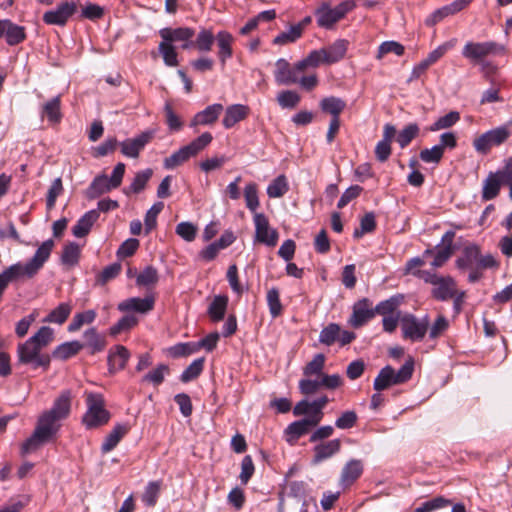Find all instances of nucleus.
I'll list each match as a JSON object with an SVG mask.
<instances>
[{
  "instance_id": "22",
  "label": "nucleus",
  "mask_w": 512,
  "mask_h": 512,
  "mask_svg": "<svg viewBox=\"0 0 512 512\" xmlns=\"http://www.w3.org/2000/svg\"><path fill=\"white\" fill-rule=\"evenodd\" d=\"M341 449V441L339 439H332L326 442H321L313 449L314 455L312 462L319 464L322 461L331 458L337 454Z\"/></svg>"
},
{
  "instance_id": "55",
  "label": "nucleus",
  "mask_w": 512,
  "mask_h": 512,
  "mask_svg": "<svg viewBox=\"0 0 512 512\" xmlns=\"http://www.w3.org/2000/svg\"><path fill=\"white\" fill-rule=\"evenodd\" d=\"M451 500L437 496L431 500L424 502L420 507L416 508L414 512H433L451 505Z\"/></svg>"
},
{
  "instance_id": "15",
  "label": "nucleus",
  "mask_w": 512,
  "mask_h": 512,
  "mask_svg": "<svg viewBox=\"0 0 512 512\" xmlns=\"http://www.w3.org/2000/svg\"><path fill=\"white\" fill-rule=\"evenodd\" d=\"M302 72L304 71L296 69V64L291 67L289 62L283 58L278 59L275 63L274 77L279 85L298 83L299 74Z\"/></svg>"
},
{
  "instance_id": "43",
  "label": "nucleus",
  "mask_w": 512,
  "mask_h": 512,
  "mask_svg": "<svg viewBox=\"0 0 512 512\" xmlns=\"http://www.w3.org/2000/svg\"><path fill=\"white\" fill-rule=\"evenodd\" d=\"M244 198L246 202V207L253 213L254 216L255 213H258L257 209L260 206L258 197V186L256 183L251 182L245 186Z\"/></svg>"
},
{
  "instance_id": "52",
  "label": "nucleus",
  "mask_w": 512,
  "mask_h": 512,
  "mask_svg": "<svg viewBox=\"0 0 512 512\" xmlns=\"http://www.w3.org/2000/svg\"><path fill=\"white\" fill-rule=\"evenodd\" d=\"M418 134L419 126L416 123H410L398 133L396 141L401 148H404L408 146Z\"/></svg>"
},
{
  "instance_id": "48",
  "label": "nucleus",
  "mask_w": 512,
  "mask_h": 512,
  "mask_svg": "<svg viewBox=\"0 0 512 512\" xmlns=\"http://www.w3.org/2000/svg\"><path fill=\"white\" fill-rule=\"evenodd\" d=\"M158 49L163 57L164 63L167 66L175 67L178 65V54L173 44L165 40H162V42H160L159 44Z\"/></svg>"
},
{
  "instance_id": "58",
  "label": "nucleus",
  "mask_w": 512,
  "mask_h": 512,
  "mask_svg": "<svg viewBox=\"0 0 512 512\" xmlns=\"http://www.w3.org/2000/svg\"><path fill=\"white\" fill-rule=\"evenodd\" d=\"M164 203L163 202H157L152 205V207L146 212L145 218H144V225L146 233H149L152 231L157 224V217L159 213L163 210Z\"/></svg>"
},
{
  "instance_id": "36",
  "label": "nucleus",
  "mask_w": 512,
  "mask_h": 512,
  "mask_svg": "<svg viewBox=\"0 0 512 512\" xmlns=\"http://www.w3.org/2000/svg\"><path fill=\"white\" fill-rule=\"evenodd\" d=\"M71 311L72 305L70 303H61L53 309L43 321L61 325L68 319Z\"/></svg>"
},
{
  "instance_id": "9",
  "label": "nucleus",
  "mask_w": 512,
  "mask_h": 512,
  "mask_svg": "<svg viewBox=\"0 0 512 512\" xmlns=\"http://www.w3.org/2000/svg\"><path fill=\"white\" fill-rule=\"evenodd\" d=\"M505 52L504 46L493 41L467 42L462 49V55L470 62L477 64L490 55H501Z\"/></svg>"
},
{
  "instance_id": "18",
  "label": "nucleus",
  "mask_w": 512,
  "mask_h": 512,
  "mask_svg": "<svg viewBox=\"0 0 512 512\" xmlns=\"http://www.w3.org/2000/svg\"><path fill=\"white\" fill-rule=\"evenodd\" d=\"M310 417L292 422L284 431V438L290 445L296 444L298 439L307 434L311 427H315L318 423H313Z\"/></svg>"
},
{
  "instance_id": "14",
  "label": "nucleus",
  "mask_w": 512,
  "mask_h": 512,
  "mask_svg": "<svg viewBox=\"0 0 512 512\" xmlns=\"http://www.w3.org/2000/svg\"><path fill=\"white\" fill-rule=\"evenodd\" d=\"M76 9L77 6L74 2H64L56 9L46 11L43 14V21L48 25L64 26Z\"/></svg>"
},
{
  "instance_id": "3",
  "label": "nucleus",
  "mask_w": 512,
  "mask_h": 512,
  "mask_svg": "<svg viewBox=\"0 0 512 512\" xmlns=\"http://www.w3.org/2000/svg\"><path fill=\"white\" fill-rule=\"evenodd\" d=\"M511 135L512 119L475 137L473 147L477 153L487 155L493 147L502 145Z\"/></svg>"
},
{
  "instance_id": "63",
  "label": "nucleus",
  "mask_w": 512,
  "mask_h": 512,
  "mask_svg": "<svg viewBox=\"0 0 512 512\" xmlns=\"http://www.w3.org/2000/svg\"><path fill=\"white\" fill-rule=\"evenodd\" d=\"M300 96L295 91H282L277 96V101L282 108H294L300 102Z\"/></svg>"
},
{
  "instance_id": "12",
  "label": "nucleus",
  "mask_w": 512,
  "mask_h": 512,
  "mask_svg": "<svg viewBox=\"0 0 512 512\" xmlns=\"http://www.w3.org/2000/svg\"><path fill=\"white\" fill-rule=\"evenodd\" d=\"M154 134L153 130H147L134 138H129L120 142L119 146L121 148V153L129 158H138L140 152L153 139Z\"/></svg>"
},
{
  "instance_id": "35",
  "label": "nucleus",
  "mask_w": 512,
  "mask_h": 512,
  "mask_svg": "<svg viewBox=\"0 0 512 512\" xmlns=\"http://www.w3.org/2000/svg\"><path fill=\"white\" fill-rule=\"evenodd\" d=\"M478 258L479 247L477 245L466 246L462 256L456 260V266L459 269L471 268L474 264H477Z\"/></svg>"
},
{
  "instance_id": "2",
  "label": "nucleus",
  "mask_w": 512,
  "mask_h": 512,
  "mask_svg": "<svg viewBox=\"0 0 512 512\" xmlns=\"http://www.w3.org/2000/svg\"><path fill=\"white\" fill-rule=\"evenodd\" d=\"M54 340V331L48 326H42L33 336L17 346L18 362L25 365H32L33 368H49L51 358L41 350L50 345Z\"/></svg>"
},
{
  "instance_id": "13",
  "label": "nucleus",
  "mask_w": 512,
  "mask_h": 512,
  "mask_svg": "<svg viewBox=\"0 0 512 512\" xmlns=\"http://www.w3.org/2000/svg\"><path fill=\"white\" fill-rule=\"evenodd\" d=\"M162 40L171 44L181 42L183 49H188L193 45L192 38L195 36V30L190 27L163 28L159 31Z\"/></svg>"
},
{
  "instance_id": "17",
  "label": "nucleus",
  "mask_w": 512,
  "mask_h": 512,
  "mask_svg": "<svg viewBox=\"0 0 512 512\" xmlns=\"http://www.w3.org/2000/svg\"><path fill=\"white\" fill-rule=\"evenodd\" d=\"M472 0H455L452 3L445 5L433 13H431L425 20L427 26H434L448 16L454 15L464 9L471 3Z\"/></svg>"
},
{
  "instance_id": "6",
  "label": "nucleus",
  "mask_w": 512,
  "mask_h": 512,
  "mask_svg": "<svg viewBox=\"0 0 512 512\" xmlns=\"http://www.w3.org/2000/svg\"><path fill=\"white\" fill-rule=\"evenodd\" d=\"M87 411L82 423L87 429H94L105 425L110 419V413L105 409V401L101 394H86Z\"/></svg>"
},
{
  "instance_id": "44",
  "label": "nucleus",
  "mask_w": 512,
  "mask_h": 512,
  "mask_svg": "<svg viewBox=\"0 0 512 512\" xmlns=\"http://www.w3.org/2000/svg\"><path fill=\"white\" fill-rule=\"evenodd\" d=\"M289 185L284 175H279L267 187V194L270 198H279L287 193Z\"/></svg>"
},
{
  "instance_id": "7",
  "label": "nucleus",
  "mask_w": 512,
  "mask_h": 512,
  "mask_svg": "<svg viewBox=\"0 0 512 512\" xmlns=\"http://www.w3.org/2000/svg\"><path fill=\"white\" fill-rule=\"evenodd\" d=\"M354 8L355 3L350 1L341 2L334 8L328 2H323L315 10L317 24L322 28L330 29Z\"/></svg>"
},
{
  "instance_id": "51",
  "label": "nucleus",
  "mask_w": 512,
  "mask_h": 512,
  "mask_svg": "<svg viewBox=\"0 0 512 512\" xmlns=\"http://www.w3.org/2000/svg\"><path fill=\"white\" fill-rule=\"evenodd\" d=\"M453 249L449 247H441L435 253L432 250H426L423 254L424 257L433 255V261L431 262V266L433 268L442 267L452 256Z\"/></svg>"
},
{
  "instance_id": "25",
  "label": "nucleus",
  "mask_w": 512,
  "mask_h": 512,
  "mask_svg": "<svg viewBox=\"0 0 512 512\" xmlns=\"http://www.w3.org/2000/svg\"><path fill=\"white\" fill-rule=\"evenodd\" d=\"M218 46V58L224 67L226 61L232 57L233 36L227 31H219L215 38Z\"/></svg>"
},
{
  "instance_id": "30",
  "label": "nucleus",
  "mask_w": 512,
  "mask_h": 512,
  "mask_svg": "<svg viewBox=\"0 0 512 512\" xmlns=\"http://www.w3.org/2000/svg\"><path fill=\"white\" fill-rule=\"evenodd\" d=\"M128 431H129L128 425H123V424L116 425L112 429V431L106 436L104 442L102 443L101 451L103 453H108L111 450H113L118 445L120 440L128 433Z\"/></svg>"
},
{
  "instance_id": "1",
  "label": "nucleus",
  "mask_w": 512,
  "mask_h": 512,
  "mask_svg": "<svg viewBox=\"0 0 512 512\" xmlns=\"http://www.w3.org/2000/svg\"><path fill=\"white\" fill-rule=\"evenodd\" d=\"M71 398L69 390L63 391L55 400L53 407L39 417L33 434L22 444L23 454L38 449L57 433L59 429L57 422L68 417L70 413Z\"/></svg>"
},
{
  "instance_id": "28",
  "label": "nucleus",
  "mask_w": 512,
  "mask_h": 512,
  "mask_svg": "<svg viewBox=\"0 0 512 512\" xmlns=\"http://www.w3.org/2000/svg\"><path fill=\"white\" fill-rule=\"evenodd\" d=\"M61 100L56 96L42 105L41 118H47L50 124L55 125L61 121L62 114L60 111Z\"/></svg>"
},
{
  "instance_id": "20",
  "label": "nucleus",
  "mask_w": 512,
  "mask_h": 512,
  "mask_svg": "<svg viewBox=\"0 0 512 512\" xmlns=\"http://www.w3.org/2000/svg\"><path fill=\"white\" fill-rule=\"evenodd\" d=\"M155 299L153 296L145 298L133 297L126 299L118 304V310L122 312L135 311L139 313H147L154 308Z\"/></svg>"
},
{
  "instance_id": "39",
  "label": "nucleus",
  "mask_w": 512,
  "mask_h": 512,
  "mask_svg": "<svg viewBox=\"0 0 512 512\" xmlns=\"http://www.w3.org/2000/svg\"><path fill=\"white\" fill-rule=\"evenodd\" d=\"M84 347L78 341L65 342L53 351V356L57 359L66 360L76 355Z\"/></svg>"
},
{
  "instance_id": "50",
  "label": "nucleus",
  "mask_w": 512,
  "mask_h": 512,
  "mask_svg": "<svg viewBox=\"0 0 512 512\" xmlns=\"http://www.w3.org/2000/svg\"><path fill=\"white\" fill-rule=\"evenodd\" d=\"M340 336V326L336 323H330L324 327L319 334V342L331 346L337 342Z\"/></svg>"
},
{
  "instance_id": "62",
  "label": "nucleus",
  "mask_w": 512,
  "mask_h": 512,
  "mask_svg": "<svg viewBox=\"0 0 512 512\" xmlns=\"http://www.w3.org/2000/svg\"><path fill=\"white\" fill-rule=\"evenodd\" d=\"M138 323V320L133 315H126L122 317L116 324L110 327V334L116 336L123 331L133 328Z\"/></svg>"
},
{
  "instance_id": "57",
  "label": "nucleus",
  "mask_w": 512,
  "mask_h": 512,
  "mask_svg": "<svg viewBox=\"0 0 512 512\" xmlns=\"http://www.w3.org/2000/svg\"><path fill=\"white\" fill-rule=\"evenodd\" d=\"M394 53L397 56L404 54V46L396 41H385L378 48L376 58L381 60L386 54Z\"/></svg>"
},
{
  "instance_id": "40",
  "label": "nucleus",
  "mask_w": 512,
  "mask_h": 512,
  "mask_svg": "<svg viewBox=\"0 0 512 512\" xmlns=\"http://www.w3.org/2000/svg\"><path fill=\"white\" fill-rule=\"evenodd\" d=\"M321 64H326L324 50H313L305 59L296 63V69L304 71L307 67H318Z\"/></svg>"
},
{
  "instance_id": "42",
  "label": "nucleus",
  "mask_w": 512,
  "mask_h": 512,
  "mask_svg": "<svg viewBox=\"0 0 512 512\" xmlns=\"http://www.w3.org/2000/svg\"><path fill=\"white\" fill-rule=\"evenodd\" d=\"M80 257V247L75 242H70L67 245L64 246L62 255H61V262L63 265H66L68 267H73L78 264Z\"/></svg>"
},
{
  "instance_id": "29",
  "label": "nucleus",
  "mask_w": 512,
  "mask_h": 512,
  "mask_svg": "<svg viewBox=\"0 0 512 512\" xmlns=\"http://www.w3.org/2000/svg\"><path fill=\"white\" fill-rule=\"evenodd\" d=\"M404 296L401 294L393 295L389 299L381 301L374 308L375 314L384 316L396 315L399 306L403 303Z\"/></svg>"
},
{
  "instance_id": "61",
  "label": "nucleus",
  "mask_w": 512,
  "mask_h": 512,
  "mask_svg": "<svg viewBox=\"0 0 512 512\" xmlns=\"http://www.w3.org/2000/svg\"><path fill=\"white\" fill-rule=\"evenodd\" d=\"M324 364L325 356L323 354L315 355L314 358L304 367V375L308 377L313 375L322 376Z\"/></svg>"
},
{
  "instance_id": "19",
  "label": "nucleus",
  "mask_w": 512,
  "mask_h": 512,
  "mask_svg": "<svg viewBox=\"0 0 512 512\" xmlns=\"http://www.w3.org/2000/svg\"><path fill=\"white\" fill-rule=\"evenodd\" d=\"M130 357V352L123 345H116L109 350L108 353V370L110 374H114L125 368Z\"/></svg>"
},
{
  "instance_id": "33",
  "label": "nucleus",
  "mask_w": 512,
  "mask_h": 512,
  "mask_svg": "<svg viewBox=\"0 0 512 512\" xmlns=\"http://www.w3.org/2000/svg\"><path fill=\"white\" fill-rule=\"evenodd\" d=\"M228 306V297L225 295H217L214 297L208 307V316L213 322L223 320Z\"/></svg>"
},
{
  "instance_id": "54",
  "label": "nucleus",
  "mask_w": 512,
  "mask_h": 512,
  "mask_svg": "<svg viewBox=\"0 0 512 512\" xmlns=\"http://www.w3.org/2000/svg\"><path fill=\"white\" fill-rule=\"evenodd\" d=\"M301 37V25H293L287 31H284L277 35L273 43L276 45H286L293 43Z\"/></svg>"
},
{
  "instance_id": "53",
  "label": "nucleus",
  "mask_w": 512,
  "mask_h": 512,
  "mask_svg": "<svg viewBox=\"0 0 512 512\" xmlns=\"http://www.w3.org/2000/svg\"><path fill=\"white\" fill-rule=\"evenodd\" d=\"M152 174L153 171L150 168L137 172L129 187V190L126 191V194H128L129 191L137 194L144 190Z\"/></svg>"
},
{
  "instance_id": "49",
  "label": "nucleus",
  "mask_w": 512,
  "mask_h": 512,
  "mask_svg": "<svg viewBox=\"0 0 512 512\" xmlns=\"http://www.w3.org/2000/svg\"><path fill=\"white\" fill-rule=\"evenodd\" d=\"M96 318V312L94 310H87L82 313L74 315L72 321L68 325V331H78L84 324L92 323Z\"/></svg>"
},
{
  "instance_id": "23",
  "label": "nucleus",
  "mask_w": 512,
  "mask_h": 512,
  "mask_svg": "<svg viewBox=\"0 0 512 512\" xmlns=\"http://www.w3.org/2000/svg\"><path fill=\"white\" fill-rule=\"evenodd\" d=\"M223 109V105L219 103L207 106L204 110L198 112L194 116L191 121V126L213 124L223 112Z\"/></svg>"
},
{
  "instance_id": "21",
  "label": "nucleus",
  "mask_w": 512,
  "mask_h": 512,
  "mask_svg": "<svg viewBox=\"0 0 512 512\" xmlns=\"http://www.w3.org/2000/svg\"><path fill=\"white\" fill-rule=\"evenodd\" d=\"M363 472V464L361 460L351 459L348 461L341 472L339 483L343 488L351 486Z\"/></svg>"
},
{
  "instance_id": "4",
  "label": "nucleus",
  "mask_w": 512,
  "mask_h": 512,
  "mask_svg": "<svg viewBox=\"0 0 512 512\" xmlns=\"http://www.w3.org/2000/svg\"><path fill=\"white\" fill-rule=\"evenodd\" d=\"M413 370L414 362L412 359L405 362L397 372L387 365L380 370L374 379L373 388L376 391H383L393 385L405 383L412 377Z\"/></svg>"
},
{
  "instance_id": "46",
  "label": "nucleus",
  "mask_w": 512,
  "mask_h": 512,
  "mask_svg": "<svg viewBox=\"0 0 512 512\" xmlns=\"http://www.w3.org/2000/svg\"><path fill=\"white\" fill-rule=\"evenodd\" d=\"M460 120V113L457 111H450L446 115L438 118L430 127L432 132L448 129L454 126Z\"/></svg>"
},
{
  "instance_id": "5",
  "label": "nucleus",
  "mask_w": 512,
  "mask_h": 512,
  "mask_svg": "<svg viewBox=\"0 0 512 512\" xmlns=\"http://www.w3.org/2000/svg\"><path fill=\"white\" fill-rule=\"evenodd\" d=\"M213 140V136L209 132L202 133L199 137L194 139L191 143L181 147L172 155L164 159V167L166 169H174L191 157L196 156L204 150Z\"/></svg>"
},
{
  "instance_id": "37",
  "label": "nucleus",
  "mask_w": 512,
  "mask_h": 512,
  "mask_svg": "<svg viewBox=\"0 0 512 512\" xmlns=\"http://www.w3.org/2000/svg\"><path fill=\"white\" fill-rule=\"evenodd\" d=\"M162 489V481H151L145 487L141 500L148 507H154Z\"/></svg>"
},
{
  "instance_id": "8",
  "label": "nucleus",
  "mask_w": 512,
  "mask_h": 512,
  "mask_svg": "<svg viewBox=\"0 0 512 512\" xmlns=\"http://www.w3.org/2000/svg\"><path fill=\"white\" fill-rule=\"evenodd\" d=\"M418 276L433 285L431 294L435 299L446 301L455 295L457 284L452 277L440 276L429 271H418Z\"/></svg>"
},
{
  "instance_id": "27",
  "label": "nucleus",
  "mask_w": 512,
  "mask_h": 512,
  "mask_svg": "<svg viewBox=\"0 0 512 512\" xmlns=\"http://www.w3.org/2000/svg\"><path fill=\"white\" fill-rule=\"evenodd\" d=\"M348 41L345 39H338L326 48H322L325 52L326 64L330 65L342 60L348 49Z\"/></svg>"
},
{
  "instance_id": "56",
  "label": "nucleus",
  "mask_w": 512,
  "mask_h": 512,
  "mask_svg": "<svg viewBox=\"0 0 512 512\" xmlns=\"http://www.w3.org/2000/svg\"><path fill=\"white\" fill-rule=\"evenodd\" d=\"M158 271L153 266H147L136 278L138 286L149 287L158 282Z\"/></svg>"
},
{
  "instance_id": "38",
  "label": "nucleus",
  "mask_w": 512,
  "mask_h": 512,
  "mask_svg": "<svg viewBox=\"0 0 512 512\" xmlns=\"http://www.w3.org/2000/svg\"><path fill=\"white\" fill-rule=\"evenodd\" d=\"M114 189L110 186L108 177L106 175L97 176L90 184L87 195L89 198H97L100 195Z\"/></svg>"
},
{
  "instance_id": "11",
  "label": "nucleus",
  "mask_w": 512,
  "mask_h": 512,
  "mask_svg": "<svg viewBox=\"0 0 512 512\" xmlns=\"http://www.w3.org/2000/svg\"><path fill=\"white\" fill-rule=\"evenodd\" d=\"M253 222L255 226V241L268 247L276 246L279 234L276 229L270 227L266 215L263 213H255Z\"/></svg>"
},
{
  "instance_id": "32",
  "label": "nucleus",
  "mask_w": 512,
  "mask_h": 512,
  "mask_svg": "<svg viewBox=\"0 0 512 512\" xmlns=\"http://www.w3.org/2000/svg\"><path fill=\"white\" fill-rule=\"evenodd\" d=\"M319 105L323 112L332 116V119H339L340 114L346 107L344 100L334 96L323 98Z\"/></svg>"
},
{
  "instance_id": "34",
  "label": "nucleus",
  "mask_w": 512,
  "mask_h": 512,
  "mask_svg": "<svg viewBox=\"0 0 512 512\" xmlns=\"http://www.w3.org/2000/svg\"><path fill=\"white\" fill-rule=\"evenodd\" d=\"M85 345L91 349V354L101 352L106 347V340L95 328L86 330L83 334Z\"/></svg>"
},
{
  "instance_id": "45",
  "label": "nucleus",
  "mask_w": 512,
  "mask_h": 512,
  "mask_svg": "<svg viewBox=\"0 0 512 512\" xmlns=\"http://www.w3.org/2000/svg\"><path fill=\"white\" fill-rule=\"evenodd\" d=\"M216 36L209 29L203 28L199 31L193 44L201 52H209L215 41Z\"/></svg>"
},
{
  "instance_id": "10",
  "label": "nucleus",
  "mask_w": 512,
  "mask_h": 512,
  "mask_svg": "<svg viewBox=\"0 0 512 512\" xmlns=\"http://www.w3.org/2000/svg\"><path fill=\"white\" fill-rule=\"evenodd\" d=\"M402 336L412 342L421 341L429 328L430 319L428 315L418 319L413 314H405L400 319Z\"/></svg>"
},
{
  "instance_id": "31",
  "label": "nucleus",
  "mask_w": 512,
  "mask_h": 512,
  "mask_svg": "<svg viewBox=\"0 0 512 512\" xmlns=\"http://www.w3.org/2000/svg\"><path fill=\"white\" fill-rule=\"evenodd\" d=\"M502 183V178L498 172L490 173L483 183V200L488 201L494 199L499 194Z\"/></svg>"
},
{
  "instance_id": "64",
  "label": "nucleus",
  "mask_w": 512,
  "mask_h": 512,
  "mask_svg": "<svg viewBox=\"0 0 512 512\" xmlns=\"http://www.w3.org/2000/svg\"><path fill=\"white\" fill-rule=\"evenodd\" d=\"M358 416L355 411L348 410L341 414L335 421V426L339 429H350L357 423Z\"/></svg>"
},
{
  "instance_id": "24",
  "label": "nucleus",
  "mask_w": 512,
  "mask_h": 512,
  "mask_svg": "<svg viewBox=\"0 0 512 512\" xmlns=\"http://www.w3.org/2000/svg\"><path fill=\"white\" fill-rule=\"evenodd\" d=\"M249 114V107L243 104H233L226 108L222 120L223 126L227 129L232 128L238 122L244 120Z\"/></svg>"
},
{
  "instance_id": "59",
  "label": "nucleus",
  "mask_w": 512,
  "mask_h": 512,
  "mask_svg": "<svg viewBox=\"0 0 512 512\" xmlns=\"http://www.w3.org/2000/svg\"><path fill=\"white\" fill-rule=\"evenodd\" d=\"M203 366H204L203 358L194 360L181 374V377H180L181 381L184 383H187V382L192 381L195 378H197L201 374V372L203 370Z\"/></svg>"
},
{
  "instance_id": "16",
  "label": "nucleus",
  "mask_w": 512,
  "mask_h": 512,
  "mask_svg": "<svg viewBox=\"0 0 512 512\" xmlns=\"http://www.w3.org/2000/svg\"><path fill=\"white\" fill-rule=\"evenodd\" d=\"M374 316L375 311L371 307V302L369 299L363 298L353 305V312L349 319V323L352 327L359 328Z\"/></svg>"
},
{
  "instance_id": "47",
  "label": "nucleus",
  "mask_w": 512,
  "mask_h": 512,
  "mask_svg": "<svg viewBox=\"0 0 512 512\" xmlns=\"http://www.w3.org/2000/svg\"><path fill=\"white\" fill-rule=\"evenodd\" d=\"M169 373V367L165 364H160L147 374L143 376L141 379L142 383H151L154 386L160 385L164 379L165 376Z\"/></svg>"
},
{
  "instance_id": "41",
  "label": "nucleus",
  "mask_w": 512,
  "mask_h": 512,
  "mask_svg": "<svg viewBox=\"0 0 512 512\" xmlns=\"http://www.w3.org/2000/svg\"><path fill=\"white\" fill-rule=\"evenodd\" d=\"M4 36L9 45H17L25 39L26 35L24 27L16 25L7 19Z\"/></svg>"
},
{
  "instance_id": "26",
  "label": "nucleus",
  "mask_w": 512,
  "mask_h": 512,
  "mask_svg": "<svg viewBox=\"0 0 512 512\" xmlns=\"http://www.w3.org/2000/svg\"><path fill=\"white\" fill-rule=\"evenodd\" d=\"M99 218L97 210H90L86 212L73 226L72 233L77 238H82L88 235L92 226Z\"/></svg>"
},
{
  "instance_id": "60",
  "label": "nucleus",
  "mask_w": 512,
  "mask_h": 512,
  "mask_svg": "<svg viewBox=\"0 0 512 512\" xmlns=\"http://www.w3.org/2000/svg\"><path fill=\"white\" fill-rule=\"evenodd\" d=\"M267 304L270 314L273 318L278 317L282 313V304L280 301L279 291L277 288H271L267 292Z\"/></svg>"
}]
</instances>
